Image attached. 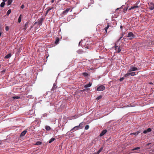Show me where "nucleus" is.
I'll use <instances>...</instances> for the list:
<instances>
[{
    "mask_svg": "<svg viewBox=\"0 0 154 154\" xmlns=\"http://www.w3.org/2000/svg\"><path fill=\"white\" fill-rule=\"evenodd\" d=\"M82 122L80 123L79 125L74 127L70 131L74 130L75 131L77 130L82 129L83 127L82 126H81V125H82Z\"/></svg>",
    "mask_w": 154,
    "mask_h": 154,
    "instance_id": "1",
    "label": "nucleus"
},
{
    "mask_svg": "<svg viewBox=\"0 0 154 154\" xmlns=\"http://www.w3.org/2000/svg\"><path fill=\"white\" fill-rule=\"evenodd\" d=\"M127 37L129 38L130 40H131L134 38L135 36L131 32H129L128 34Z\"/></svg>",
    "mask_w": 154,
    "mask_h": 154,
    "instance_id": "2",
    "label": "nucleus"
},
{
    "mask_svg": "<svg viewBox=\"0 0 154 154\" xmlns=\"http://www.w3.org/2000/svg\"><path fill=\"white\" fill-rule=\"evenodd\" d=\"M138 70V69L136 67L131 66L130 68L128 69V72H130Z\"/></svg>",
    "mask_w": 154,
    "mask_h": 154,
    "instance_id": "3",
    "label": "nucleus"
},
{
    "mask_svg": "<svg viewBox=\"0 0 154 154\" xmlns=\"http://www.w3.org/2000/svg\"><path fill=\"white\" fill-rule=\"evenodd\" d=\"M105 89V87L103 85H100L97 88V90L98 91H102Z\"/></svg>",
    "mask_w": 154,
    "mask_h": 154,
    "instance_id": "4",
    "label": "nucleus"
},
{
    "mask_svg": "<svg viewBox=\"0 0 154 154\" xmlns=\"http://www.w3.org/2000/svg\"><path fill=\"white\" fill-rule=\"evenodd\" d=\"M149 8L150 10H153L154 9V3L151 2L149 5Z\"/></svg>",
    "mask_w": 154,
    "mask_h": 154,
    "instance_id": "5",
    "label": "nucleus"
},
{
    "mask_svg": "<svg viewBox=\"0 0 154 154\" xmlns=\"http://www.w3.org/2000/svg\"><path fill=\"white\" fill-rule=\"evenodd\" d=\"M116 45L115 46V49L117 51L118 53H119L121 51V49L120 47H119L118 48V46H117L116 45V44H115Z\"/></svg>",
    "mask_w": 154,
    "mask_h": 154,
    "instance_id": "6",
    "label": "nucleus"
},
{
    "mask_svg": "<svg viewBox=\"0 0 154 154\" xmlns=\"http://www.w3.org/2000/svg\"><path fill=\"white\" fill-rule=\"evenodd\" d=\"M107 132V130H103L101 133L100 134V136L101 137L105 134Z\"/></svg>",
    "mask_w": 154,
    "mask_h": 154,
    "instance_id": "7",
    "label": "nucleus"
},
{
    "mask_svg": "<svg viewBox=\"0 0 154 154\" xmlns=\"http://www.w3.org/2000/svg\"><path fill=\"white\" fill-rule=\"evenodd\" d=\"M151 131V129L150 128H148L147 130H144L143 131V133L144 134H146L148 132H150Z\"/></svg>",
    "mask_w": 154,
    "mask_h": 154,
    "instance_id": "8",
    "label": "nucleus"
},
{
    "mask_svg": "<svg viewBox=\"0 0 154 154\" xmlns=\"http://www.w3.org/2000/svg\"><path fill=\"white\" fill-rule=\"evenodd\" d=\"M26 133V130H24L20 134V137H22L25 135V134Z\"/></svg>",
    "mask_w": 154,
    "mask_h": 154,
    "instance_id": "9",
    "label": "nucleus"
},
{
    "mask_svg": "<svg viewBox=\"0 0 154 154\" xmlns=\"http://www.w3.org/2000/svg\"><path fill=\"white\" fill-rule=\"evenodd\" d=\"M91 85L92 83L91 82H89L88 84L85 85L84 87L85 88H89L91 87Z\"/></svg>",
    "mask_w": 154,
    "mask_h": 154,
    "instance_id": "10",
    "label": "nucleus"
},
{
    "mask_svg": "<svg viewBox=\"0 0 154 154\" xmlns=\"http://www.w3.org/2000/svg\"><path fill=\"white\" fill-rule=\"evenodd\" d=\"M11 56V53L8 54L5 57V58L8 59L10 58Z\"/></svg>",
    "mask_w": 154,
    "mask_h": 154,
    "instance_id": "11",
    "label": "nucleus"
},
{
    "mask_svg": "<svg viewBox=\"0 0 154 154\" xmlns=\"http://www.w3.org/2000/svg\"><path fill=\"white\" fill-rule=\"evenodd\" d=\"M70 9L69 8H67L65 11H64L63 12V14H66L67 12L69 11Z\"/></svg>",
    "mask_w": 154,
    "mask_h": 154,
    "instance_id": "12",
    "label": "nucleus"
},
{
    "mask_svg": "<svg viewBox=\"0 0 154 154\" xmlns=\"http://www.w3.org/2000/svg\"><path fill=\"white\" fill-rule=\"evenodd\" d=\"M103 147H102L100 149L98 150L97 152L96 153V154H99V153L101 152V151L103 149Z\"/></svg>",
    "mask_w": 154,
    "mask_h": 154,
    "instance_id": "13",
    "label": "nucleus"
},
{
    "mask_svg": "<svg viewBox=\"0 0 154 154\" xmlns=\"http://www.w3.org/2000/svg\"><path fill=\"white\" fill-rule=\"evenodd\" d=\"M140 133V131H137V132H134V133H131V134H134V135H137Z\"/></svg>",
    "mask_w": 154,
    "mask_h": 154,
    "instance_id": "14",
    "label": "nucleus"
},
{
    "mask_svg": "<svg viewBox=\"0 0 154 154\" xmlns=\"http://www.w3.org/2000/svg\"><path fill=\"white\" fill-rule=\"evenodd\" d=\"M130 76H134L136 75L135 72H130Z\"/></svg>",
    "mask_w": 154,
    "mask_h": 154,
    "instance_id": "15",
    "label": "nucleus"
},
{
    "mask_svg": "<svg viewBox=\"0 0 154 154\" xmlns=\"http://www.w3.org/2000/svg\"><path fill=\"white\" fill-rule=\"evenodd\" d=\"M130 76V72H128V73L125 75V77H129Z\"/></svg>",
    "mask_w": 154,
    "mask_h": 154,
    "instance_id": "16",
    "label": "nucleus"
},
{
    "mask_svg": "<svg viewBox=\"0 0 154 154\" xmlns=\"http://www.w3.org/2000/svg\"><path fill=\"white\" fill-rule=\"evenodd\" d=\"M12 2V0H8V5H11Z\"/></svg>",
    "mask_w": 154,
    "mask_h": 154,
    "instance_id": "17",
    "label": "nucleus"
},
{
    "mask_svg": "<svg viewBox=\"0 0 154 154\" xmlns=\"http://www.w3.org/2000/svg\"><path fill=\"white\" fill-rule=\"evenodd\" d=\"M138 7V6L137 5L134 6H132L130 8V10L133 9L135 8H137Z\"/></svg>",
    "mask_w": 154,
    "mask_h": 154,
    "instance_id": "18",
    "label": "nucleus"
},
{
    "mask_svg": "<svg viewBox=\"0 0 154 154\" xmlns=\"http://www.w3.org/2000/svg\"><path fill=\"white\" fill-rule=\"evenodd\" d=\"M57 88V86L55 84H54V85H53V86L52 87V89L54 90L55 89Z\"/></svg>",
    "mask_w": 154,
    "mask_h": 154,
    "instance_id": "19",
    "label": "nucleus"
},
{
    "mask_svg": "<svg viewBox=\"0 0 154 154\" xmlns=\"http://www.w3.org/2000/svg\"><path fill=\"white\" fill-rule=\"evenodd\" d=\"M22 15H20L18 19V21L19 23H20L21 20Z\"/></svg>",
    "mask_w": 154,
    "mask_h": 154,
    "instance_id": "20",
    "label": "nucleus"
},
{
    "mask_svg": "<svg viewBox=\"0 0 154 154\" xmlns=\"http://www.w3.org/2000/svg\"><path fill=\"white\" fill-rule=\"evenodd\" d=\"M45 129L47 130H49L51 129V128L48 126H45Z\"/></svg>",
    "mask_w": 154,
    "mask_h": 154,
    "instance_id": "21",
    "label": "nucleus"
},
{
    "mask_svg": "<svg viewBox=\"0 0 154 154\" xmlns=\"http://www.w3.org/2000/svg\"><path fill=\"white\" fill-rule=\"evenodd\" d=\"M55 140V139L54 138H51L49 141V143H51L53 141Z\"/></svg>",
    "mask_w": 154,
    "mask_h": 154,
    "instance_id": "22",
    "label": "nucleus"
},
{
    "mask_svg": "<svg viewBox=\"0 0 154 154\" xmlns=\"http://www.w3.org/2000/svg\"><path fill=\"white\" fill-rule=\"evenodd\" d=\"M42 143V142L40 141H38L36 143L35 145H39L41 144Z\"/></svg>",
    "mask_w": 154,
    "mask_h": 154,
    "instance_id": "23",
    "label": "nucleus"
},
{
    "mask_svg": "<svg viewBox=\"0 0 154 154\" xmlns=\"http://www.w3.org/2000/svg\"><path fill=\"white\" fill-rule=\"evenodd\" d=\"M43 21V19H41L40 20H39L38 23V24H39V25H40V24H41L42 23V21Z\"/></svg>",
    "mask_w": 154,
    "mask_h": 154,
    "instance_id": "24",
    "label": "nucleus"
},
{
    "mask_svg": "<svg viewBox=\"0 0 154 154\" xmlns=\"http://www.w3.org/2000/svg\"><path fill=\"white\" fill-rule=\"evenodd\" d=\"M5 3L4 2H2L0 5V6L1 7H3L4 6Z\"/></svg>",
    "mask_w": 154,
    "mask_h": 154,
    "instance_id": "25",
    "label": "nucleus"
},
{
    "mask_svg": "<svg viewBox=\"0 0 154 154\" xmlns=\"http://www.w3.org/2000/svg\"><path fill=\"white\" fill-rule=\"evenodd\" d=\"M83 75L85 77H86L88 75V73L86 72H84L83 73Z\"/></svg>",
    "mask_w": 154,
    "mask_h": 154,
    "instance_id": "26",
    "label": "nucleus"
},
{
    "mask_svg": "<svg viewBox=\"0 0 154 154\" xmlns=\"http://www.w3.org/2000/svg\"><path fill=\"white\" fill-rule=\"evenodd\" d=\"M11 10H9L7 12V14L8 15L11 13Z\"/></svg>",
    "mask_w": 154,
    "mask_h": 154,
    "instance_id": "27",
    "label": "nucleus"
},
{
    "mask_svg": "<svg viewBox=\"0 0 154 154\" xmlns=\"http://www.w3.org/2000/svg\"><path fill=\"white\" fill-rule=\"evenodd\" d=\"M59 41V39L58 38H57L55 42V43L56 44H57L58 43Z\"/></svg>",
    "mask_w": 154,
    "mask_h": 154,
    "instance_id": "28",
    "label": "nucleus"
},
{
    "mask_svg": "<svg viewBox=\"0 0 154 154\" xmlns=\"http://www.w3.org/2000/svg\"><path fill=\"white\" fill-rule=\"evenodd\" d=\"M89 128V126L88 125H86L85 127V129L87 130Z\"/></svg>",
    "mask_w": 154,
    "mask_h": 154,
    "instance_id": "29",
    "label": "nucleus"
},
{
    "mask_svg": "<svg viewBox=\"0 0 154 154\" xmlns=\"http://www.w3.org/2000/svg\"><path fill=\"white\" fill-rule=\"evenodd\" d=\"M140 149V148L139 147H136L135 148H134L132 150L133 151H134V150H136L139 149Z\"/></svg>",
    "mask_w": 154,
    "mask_h": 154,
    "instance_id": "30",
    "label": "nucleus"
},
{
    "mask_svg": "<svg viewBox=\"0 0 154 154\" xmlns=\"http://www.w3.org/2000/svg\"><path fill=\"white\" fill-rule=\"evenodd\" d=\"M109 27V25H108L105 28V31L106 32V33H107V29H108Z\"/></svg>",
    "mask_w": 154,
    "mask_h": 154,
    "instance_id": "31",
    "label": "nucleus"
},
{
    "mask_svg": "<svg viewBox=\"0 0 154 154\" xmlns=\"http://www.w3.org/2000/svg\"><path fill=\"white\" fill-rule=\"evenodd\" d=\"M13 98L14 99H18L20 98V97L17 96V97H13Z\"/></svg>",
    "mask_w": 154,
    "mask_h": 154,
    "instance_id": "32",
    "label": "nucleus"
},
{
    "mask_svg": "<svg viewBox=\"0 0 154 154\" xmlns=\"http://www.w3.org/2000/svg\"><path fill=\"white\" fill-rule=\"evenodd\" d=\"M101 97H102V96H100L97 98L96 100H98L100 99L101 98Z\"/></svg>",
    "mask_w": 154,
    "mask_h": 154,
    "instance_id": "33",
    "label": "nucleus"
},
{
    "mask_svg": "<svg viewBox=\"0 0 154 154\" xmlns=\"http://www.w3.org/2000/svg\"><path fill=\"white\" fill-rule=\"evenodd\" d=\"M5 29L6 30V31H8V30L9 29V28L8 26H6V27H5Z\"/></svg>",
    "mask_w": 154,
    "mask_h": 154,
    "instance_id": "34",
    "label": "nucleus"
},
{
    "mask_svg": "<svg viewBox=\"0 0 154 154\" xmlns=\"http://www.w3.org/2000/svg\"><path fill=\"white\" fill-rule=\"evenodd\" d=\"M124 77H122V78H121L119 80L120 81H122L124 80Z\"/></svg>",
    "mask_w": 154,
    "mask_h": 154,
    "instance_id": "35",
    "label": "nucleus"
},
{
    "mask_svg": "<svg viewBox=\"0 0 154 154\" xmlns=\"http://www.w3.org/2000/svg\"><path fill=\"white\" fill-rule=\"evenodd\" d=\"M52 9V8H49L48 10H47V11L49 12L50 10H51Z\"/></svg>",
    "mask_w": 154,
    "mask_h": 154,
    "instance_id": "36",
    "label": "nucleus"
},
{
    "mask_svg": "<svg viewBox=\"0 0 154 154\" xmlns=\"http://www.w3.org/2000/svg\"><path fill=\"white\" fill-rule=\"evenodd\" d=\"M24 7V6L23 5H22L21 7V8L22 9H23Z\"/></svg>",
    "mask_w": 154,
    "mask_h": 154,
    "instance_id": "37",
    "label": "nucleus"
},
{
    "mask_svg": "<svg viewBox=\"0 0 154 154\" xmlns=\"http://www.w3.org/2000/svg\"><path fill=\"white\" fill-rule=\"evenodd\" d=\"M27 24H28V23H26L25 25V28H26L27 27Z\"/></svg>",
    "mask_w": 154,
    "mask_h": 154,
    "instance_id": "38",
    "label": "nucleus"
},
{
    "mask_svg": "<svg viewBox=\"0 0 154 154\" xmlns=\"http://www.w3.org/2000/svg\"><path fill=\"white\" fill-rule=\"evenodd\" d=\"M91 1V2L90 3H91V4H93L94 3V2L93 0H92Z\"/></svg>",
    "mask_w": 154,
    "mask_h": 154,
    "instance_id": "39",
    "label": "nucleus"
},
{
    "mask_svg": "<svg viewBox=\"0 0 154 154\" xmlns=\"http://www.w3.org/2000/svg\"><path fill=\"white\" fill-rule=\"evenodd\" d=\"M122 38V36L119 39V40H118V42H119V41H120V40H121V39Z\"/></svg>",
    "mask_w": 154,
    "mask_h": 154,
    "instance_id": "40",
    "label": "nucleus"
},
{
    "mask_svg": "<svg viewBox=\"0 0 154 154\" xmlns=\"http://www.w3.org/2000/svg\"><path fill=\"white\" fill-rule=\"evenodd\" d=\"M55 0H52V1H51V3H53L54 2V1Z\"/></svg>",
    "mask_w": 154,
    "mask_h": 154,
    "instance_id": "41",
    "label": "nucleus"
},
{
    "mask_svg": "<svg viewBox=\"0 0 154 154\" xmlns=\"http://www.w3.org/2000/svg\"><path fill=\"white\" fill-rule=\"evenodd\" d=\"M7 0H3V2H6Z\"/></svg>",
    "mask_w": 154,
    "mask_h": 154,
    "instance_id": "42",
    "label": "nucleus"
},
{
    "mask_svg": "<svg viewBox=\"0 0 154 154\" xmlns=\"http://www.w3.org/2000/svg\"><path fill=\"white\" fill-rule=\"evenodd\" d=\"M123 26H120V28L121 29H122V28H123Z\"/></svg>",
    "mask_w": 154,
    "mask_h": 154,
    "instance_id": "43",
    "label": "nucleus"
},
{
    "mask_svg": "<svg viewBox=\"0 0 154 154\" xmlns=\"http://www.w3.org/2000/svg\"><path fill=\"white\" fill-rule=\"evenodd\" d=\"M80 43H81V41H80V42H79V45H80Z\"/></svg>",
    "mask_w": 154,
    "mask_h": 154,
    "instance_id": "44",
    "label": "nucleus"
},
{
    "mask_svg": "<svg viewBox=\"0 0 154 154\" xmlns=\"http://www.w3.org/2000/svg\"><path fill=\"white\" fill-rule=\"evenodd\" d=\"M48 12V11L47 10V11L46 13V14H47Z\"/></svg>",
    "mask_w": 154,
    "mask_h": 154,
    "instance_id": "45",
    "label": "nucleus"
},
{
    "mask_svg": "<svg viewBox=\"0 0 154 154\" xmlns=\"http://www.w3.org/2000/svg\"><path fill=\"white\" fill-rule=\"evenodd\" d=\"M1 34H2V33L1 32H0V36H1Z\"/></svg>",
    "mask_w": 154,
    "mask_h": 154,
    "instance_id": "46",
    "label": "nucleus"
},
{
    "mask_svg": "<svg viewBox=\"0 0 154 154\" xmlns=\"http://www.w3.org/2000/svg\"><path fill=\"white\" fill-rule=\"evenodd\" d=\"M85 48H88V46H87Z\"/></svg>",
    "mask_w": 154,
    "mask_h": 154,
    "instance_id": "47",
    "label": "nucleus"
},
{
    "mask_svg": "<svg viewBox=\"0 0 154 154\" xmlns=\"http://www.w3.org/2000/svg\"><path fill=\"white\" fill-rule=\"evenodd\" d=\"M149 84H152V83H150Z\"/></svg>",
    "mask_w": 154,
    "mask_h": 154,
    "instance_id": "48",
    "label": "nucleus"
},
{
    "mask_svg": "<svg viewBox=\"0 0 154 154\" xmlns=\"http://www.w3.org/2000/svg\"><path fill=\"white\" fill-rule=\"evenodd\" d=\"M79 51H77V52H78V53H79Z\"/></svg>",
    "mask_w": 154,
    "mask_h": 154,
    "instance_id": "49",
    "label": "nucleus"
},
{
    "mask_svg": "<svg viewBox=\"0 0 154 154\" xmlns=\"http://www.w3.org/2000/svg\"><path fill=\"white\" fill-rule=\"evenodd\" d=\"M92 154H96V153H94Z\"/></svg>",
    "mask_w": 154,
    "mask_h": 154,
    "instance_id": "50",
    "label": "nucleus"
},
{
    "mask_svg": "<svg viewBox=\"0 0 154 154\" xmlns=\"http://www.w3.org/2000/svg\"><path fill=\"white\" fill-rule=\"evenodd\" d=\"M149 143H148V145H149Z\"/></svg>",
    "mask_w": 154,
    "mask_h": 154,
    "instance_id": "51",
    "label": "nucleus"
}]
</instances>
